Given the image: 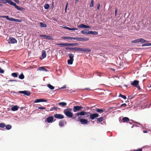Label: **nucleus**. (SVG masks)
<instances>
[{
    "label": "nucleus",
    "mask_w": 151,
    "mask_h": 151,
    "mask_svg": "<svg viewBox=\"0 0 151 151\" xmlns=\"http://www.w3.org/2000/svg\"><path fill=\"white\" fill-rule=\"evenodd\" d=\"M72 109L70 108H68L65 109L63 111V112L65 115L68 117L72 118L73 116V113L71 112Z\"/></svg>",
    "instance_id": "1"
},
{
    "label": "nucleus",
    "mask_w": 151,
    "mask_h": 151,
    "mask_svg": "<svg viewBox=\"0 0 151 151\" xmlns=\"http://www.w3.org/2000/svg\"><path fill=\"white\" fill-rule=\"evenodd\" d=\"M17 42V41L15 38L12 37H9L8 41L9 44H14Z\"/></svg>",
    "instance_id": "2"
},
{
    "label": "nucleus",
    "mask_w": 151,
    "mask_h": 151,
    "mask_svg": "<svg viewBox=\"0 0 151 151\" xmlns=\"http://www.w3.org/2000/svg\"><path fill=\"white\" fill-rule=\"evenodd\" d=\"M83 108V107L81 106H76L73 107V111L74 112H76L79 111Z\"/></svg>",
    "instance_id": "3"
},
{
    "label": "nucleus",
    "mask_w": 151,
    "mask_h": 151,
    "mask_svg": "<svg viewBox=\"0 0 151 151\" xmlns=\"http://www.w3.org/2000/svg\"><path fill=\"white\" fill-rule=\"evenodd\" d=\"M99 115L97 113L91 114L90 115V118L91 120H93L98 117Z\"/></svg>",
    "instance_id": "4"
},
{
    "label": "nucleus",
    "mask_w": 151,
    "mask_h": 151,
    "mask_svg": "<svg viewBox=\"0 0 151 151\" xmlns=\"http://www.w3.org/2000/svg\"><path fill=\"white\" fill-rule=\"evenodd\" d=\"M40 37H43L44 39L49 40H52L53 37L51 36H48L44 35H40Z\"/></svg>",
    "instance_id": "5"
},
{
    "label": "nucleus",
    "mask_w": 151,
    "mask_h": 151,
    "mask_svg": "<svg viewBox=\"0 0 151 151\" xmlns=\"http://www.w3.org/2000/svg\"><path fill=\"white\" fill-rule=\"evenodd\" d=\"M139 83V81L137 80H134L133 82L131 83V85L135 87H136L140 89V87L139 86H138Z\"/></svg>",
    "instance_id": "6"
},
{
    "label": "nucleus",
    "mask_w": 151,
    "mask_h": 151,
    "mask_svg": "<svg viewBox=\"0 0 151 151\" xmlns=\"http://www.w3.org/2000/svg\"><path fill=\"white\" fill-rule=\"evenodd\" d=\"M78 120H76V121H80L82 124H88V121L87 120H86L83 119H80L79 117L78 118Z\"/></svg>",
    "instance_id": "7"
},
{
    "label": "nucleus",
    "mask_w": 151,
    "mask_h": 151,
    "mask_svg": "<svg viewBox=\"0 0 151 151\" xmlns=\"http://www.w3.org/2000/svg\"><path fill=\"white\" fill-rule=\"evenodd\" d=\"M67 50H69L70 51L75 50V51H80V48L75 47H67L65 48Z\"/></svg>",
    "instance_id": "8"
},
{
    "label": "nucleus",
    "mask_w": 151,
    "mask_h": 151,
    "mask_svg": "<svg viewBox=\"0 0 151 151\" xmlns=\"http://www.w3.org/2000/svg\"><path fill=\"white\" fill-rule=\"evenodd\" d=\"M12 5L14 6L18 10H23L25 9L23 7H20L17 5L14 2H13Z\"/></svg>",
    "instance_id": "9"
},
{
    "label": "nucleus",
    "mask_w": 151,
    "mask_h": 151,
    "mask_svg": "<svg viewBox=\"0 0 151 151\" xmlns=\"http://www.w3.org/2000/svg\"><path fill=\"white\" fill-rule=\"evenodd\" d=\"M0 2L4 4L8 3L9 4L12 5L13 2L11 0H0Z\"/></svg>",
    "instance_id": "10"
},
{
    "label": "nucleus",
    "mask_w": 151,
    "mask_h": 151,
    "mask_svg": "<svg viewBox=\"0 0 151 151\" xmlns=\"http://www.w3.org/2000/svg\"><path fill=\"white\" fill-rule=\"evenodd\" d=\"M19 93H20L24 94V95L27 96H29L31 93L29 91H19Z\"/></svg>",
    "instance_id": "11"
},
{
    "label": "nucleus",
    "mask_w": 151,
    "mask_h": 151,
    "mask_svg": "<svg viewBox=\"0 0 151 151\" xmlns=\"http://www.w3.org/2000/svg\"><path fill=\"white\" fill-rule=\"evenodd\" d=\"M54 116L55 118L58 119H62L64 118L63 115L60 114H54Z\"/></svg>",
    "instance_id": "12"
},
{
    "label": "nucleus",
    "mask_w": 151,
    "mask_h": 151,
    "mask_svg": "<svg viewBox=\"0 0 151 151\" xmlns=\"http://www.w3.org/2000/svg\"><path fill=\"white\" fill-rule=\"evenodd\" d=\"M47 101L45 99H38L35 100L34 101V103H38L41 102H46Z\"/></svg>",
    "instance_id": "13"
},
{
    "label": "nucleus",
    "mask_w": 151,
    "mask_h": 151,
    "mask_svg": "<svg viewBox=\"0 0 151 151\" xmlns=\"http://www.w3.org/2000/svg\"><path fill=\"white\" fill-rule=\"evenodd\" d=\"M86 112L84 111H81L78 113L75 114V115L78 116L80 115L81 116L85 115Z\"/></svg>",
    "instance_id": "14"
},
{
    "label": "nucleus",
    "mask_w": 151,
    "mask_h": 151,
    "mask_svg": "<svg viewBox=\"0 0 151 151\" xmlns=\"http://www.w3.org/2000/svg\"><path fill=\"white\" fill-rule=\"evenodd\" d=\"M80 51L88 52H91V50L88 48H80Z\"/></svg>",
    "instance_id": "15"
},
{
    "label": "nucleus",
    "mask_w": 151,
    "mask_h": 151,
    "mask_svg": "<svg viewBox=\"0 0 151 151\" xmlns=\"http://www.w3.org/2000/svg\"><path fill=\"white\" fill-rule=\"evenodd\" d=\"M78 27L80 28H90L91 27L88 26H87L83 24H80L78 26Z\"/></svg>",
    "instance_id": "16"
},
{
    "label": "nucleus",
    "mask_w": 151,
    "mask_h": 151,
    "mask_svg": "<svg viewBox=\"0 0 151 151\" xmlns=\"http://www.w3.org/2000/svg\"><path fill=\"white\" fill-rule=\"evenodd\" d=\"M136 40L137 43L141 42L142 43H143L147 42L146 40L142 38H139L136 39Z\"/></svg>",
    "instance_id": "17"
},
{
    "label": "nucleus",
    "mask_w": 151,
    "mask_h": 151,
    "mask_svg": "<svg viewBox=\"0 0 151 151\" xmlns=\"http://www.w3.org/2000/svg\"><path fill=\"white\" fill-rule=\"evenodd\" d=\"M90 31H88L87 29H84L82 30L81 32L82 34H83L88 35L90 34Z\"/></svg>",
    "instance_id": "18"
},
{
    "label": "nucleus",
    "mask_w": 151,
    "mask_h": 151,
    "mask_svg": "<svg viewBox=\"0 0 151 151\" xmlns=\"http://www.w3.org/2000/svg\"><path fill=\"white\" fill-rule=\"evenodd\" d=\"M53 120V117L52 116H50L47 118V121L48 123L52 122Z\"/></svg>",
    "instance_id": "19"
},
{
    "label": "nucleus",
    "mask_w": 151,
    "mask_h": 151,
    "mask_svg": "<svg viewBox=\"0 0 151 151\" xmlns=\"http://www.w3.org/2000/svg\"><path fill=\"white\" fill-rule=\"evenodd\" d=\"M10 21L19 22H22V20L20 19H15L13 18H10Z\"/></svg>",
    "instance_id": "20"
},
{
    "label": "nucleus",
    "mask_w": 151,
    "mask_h": 151,
    "mask_svg": "<svg viewBox=\"0 0 151 151\" xmlns=\"http://www.w3.org/2000/svg\"><path fill=\"white\" fill-rule=\"evenodd\" d=\"M58 104L61 106L64 107L67 105V103L65 102H60Z\"/></svg>",
    "instance_id": "21"
},
{
    "label": "nucleus",
    "mask_w": 151,
    "mask_h": 151,
    "mask_svg": "<svg viewBox=\"0 0 151 151\" xmlns=\"http://www.w3.org/2000/svg\"><path fill=\"white\" fill-rule=\"evenodd\" d=\"M129 121V119L128 117H124L122 119V121L123 122H128Z\"/></svg>",
    "instance_id": "22"
},
{
    "label": "nucleus",
    "mask_w": 151,
    "mask_h": 151,
    "mask_svg": "<svg viewBox=\"0 0 151 151\" xmlns=\"http://www.w3.org/2000/svg\"><path fill=\"white\" fill-rule=\"evenodd\" d=\"M46 56V54L45 50H43L42 51V59L45 58Z\"/></svg>",
    "instance_id": "23"
},
{
    "label": "nucleus",
    "mask_w": 151,
    "mask_h": 151,
    "mask_svg": "<svg viewBox=\"0 0 151 151\" xmlns=\"http://www.w3.org/2000/svg\"><path fill=\"white\" fill-rule=\"evenodd\" d=\"M66 123V122L65 121H60L59 122V125L60 126L62 127Z\"/></svg>",
    "instance_id": "24"
},
{
    "label": "nucleus",
    "mask_w": 151,
    "mask_h": 151,
    "mask_svg": "<svg viewBox=\"0 0 151 151\" xmlns=\"http://www.w3.org/2000/svg\"><path fill=\"white\" fill-rule=\"evenodd\" d=\"M19 107L17 106L12 107L11 109V110L12 111H15L18 110Z\"/></svg>",
    "instance_id": "25"
},
{
    "label": "nucleus",
    "mask_w": 151,
    "mask_h": 151,
    "mask_svg": "<svg viewBox=\"0 0 151 151\" xmlns=\"http://www.w3.org/2000/svg\"><path fill=\"white\" fill-rule=\"evenodd\" d=\"M78 44L77 43H68V46H77L78 45Z\"/></svg>",
    "instance_id": "26"
},
{
    "label": "nucleus",
    "mask_w": 151,
    "mask_h": 151,
    "mask_svg": "<svg viewBox=\"0 0 151 151\" xmlns=\"http://www.w3.org/2000/svg\"><path fill=\"white\" fill-rule=\"evenodd\" d=\"M97 120L98 122L99 123H100L104 120V117L102 116L100 118H97Z\"/></svg>",
    "instance_id": "27"
},
{
    "label": "nucleus",
    "mask_w": 151,
    "mask_h": 151,
    "mask_svg": "<svg viewBox=\"0 0 151 151\" xmlns=\"http://www.w3.org/2000/svg\"><path fill=\"white\" fill-rule=\"evenodd\" d=\"M40 26L41 27H47L46 24L43 22H40Z\"/></svg>",
    "instance_id": "28"
},
{
    "label": "nucleus",
    "mask_w": 151,
    "mask_h": 151,
    "mask_svg": "<svg viewBox=\"0 0 151 151\" xmlns=\"http://www.w3.org/2000/svg\"><path fill=\"white\" fill-rule=\"evenodd\" d=\"M0 17L1 18H6V19L9 21H10V18L8 16H0Z\"/></svg>",
    "instance_id": "29"
},
{
    "label": "nucleus",
    "mask_w": 151,
    "mask_h": 151,
    "mask_svg": "<svg viewBox=\"0 0 151 151\" xmlns=\"http://www.w3.org/2000/svg\"><path fill=\"white\" fill-rule=\"evenodd\" d=\"M58 45H61L62 46H68V43H60L58 44Z\"/></svg>",
    "instance_id": "30"
},
{
    "label": "nucleus",
    "mask_w": 151,
    "mask_h": 151,
    "mask_svg": "<svg viewBox=\"0 0 151 151\" xmlns=\"http://www.w3.org/2000/svg\"><path fill=\"white\" fill-rule=\"evenodd\" d=\"M96 111L97 112H98L100 113H102L104 112V110L103 109H100L99 108H97L96 109Z\"/></svg>",
    "instance_id": "31"
},
{
    "label": "nucleus",
    "mask_w": 151,
    "mask_h": 151,
    "mask_svg": "<svg viewBox=\"0 0 151 151\" xmlns=\"http://www.w3.org/2000/svg\"><path fill=\"white\" fill-rule=\"evenodd\" d=\"M58 109H60L57 107L54 106L52 108H51L50 110H49L50 111H52L53 110H57Z\"/></svg>",
    "instance_id": "32"
},
{
    "label": "nucleus",
    "mask_w": 151,
    "mask_h": 151,
    "mask_svg": "<svg viewBox=\"0 0 151 151\" xmlns=\"http://www.w3.org/2000/svg\"><path fill=\"white\" fill-rule=\"evenodd\" d=\"M88 40L89 38L86 37L84 38L81 37V42L87 41Z\"/></svg>",
    "instance_id": "33"
},
{
    "label": "nucleus",
    "mask_w": 151,
    "mask_h": 151,
    "mask_svg": "<svg viewBox=\"0 0 151 151\" xmlns=\"http://www.w3.org/2000/svg\"><path fill=\"white\" fill-rule=\"evenodd\" d=\"M68 56L70 58V59L74 60V59H73L74 55H73V54H71V53H70L69 54Z\"/></svg>",
    "instance_id": "34"
},
{
    "label": "nucleus",
    "mask_w": 151,
    "mask_h": 151,
    "mask_svg": "<svg viewBox=\"0 0 151 151\" xmlns=\"http://www.w3.org/2000/svg\"><path fill=\"white\" fill-rule=\"evenodd\" d=\"M47 86L51 90L54 89V87L52 86L50 84H48L47 85Z\"/></svg>",
    "instance_id": "35"
},
{
    "label": "nucleus",
    "mask_w": 151,
    "mask_h": 151,
    "mask_svg": "<svg viewBox=\"0 0 151 151\" xmlns=\"http://www.w3.org/2000/svg\"><path fill=\"white\" fill-rule=\"evenodd\" d=\"M90 34H92L93 35H97L98 34V33L96 31H90Z\"/></svg>",
    "instance_id": "36"
},
{
    "label": "nucleus",
    "mask_w": 151,
    "mask_h": 151,
    "mask_svg": "<svg viewBox=\"0 0 151 151\" xmlns=\"http://www.w3.org/2000/svg\"><path fill=\"white\" fill-rule=\"evenodd\" d=\"M6 128L8 130H9L11 129L12 127V126L11 125L8 124L5 126Z\"/></svg>",
    "instance_id": "37"
},
{
    "label": "nucleus",
    "mask_w": 151,
    "mask_h": 151,
    "mask_svg": "<svg viewBox=\"0 0 151 151\" xmlns=\"http://www.w3.org/2000/svg\"><path fill=\"white\" fill-rule=\"evenodd\" d=\"M73 60H71V59H69L68 60V65H71L73 64Z\"/></svg>",
    "instance_id": "38"
},
{
    "label": "nucleus",
    "mask_w": 151,
    "mask_h": 151,
    "mask_svg": "<svg viewBox=\"0 0 151 151\" xmlns=\"http://www.w3.org/2000/svg\"><path fill=\"white\" fill-rule=\"evenodd\" d=\"M19 78L21 79H23L24 78V76L23 74L22 73L19 76Z\"/></svg>",
    "instance_id": "39"
},
{
    "label": "nucleus",
    "mask_w": 151,
    "mask_h": 151,
    "mask_svg": "<svg viewBox=\"0 0 151 151\" xmlns=\"http://www.w3.org/2000/svg\"><path fill=\"white\" fill-rule=\"evenodd\" d=\"M119 97H121L123 98L124 99H126L127 98L125 96L122 95L120 93L119 96Z\"/></svg>",
    "instance_id": "40"
},
{
    "label": "nucleus",
    "mask_w": 151,
    "mask_h": 151,
    "mask_svg": "<svg viewBox=\"0 0 151 151\" xmlns=\"http://www.w3.org/2000/svg\"><path fill=\"white\" fill-rule=\"evenodd\" d=\"M67 29H68L69 30H78V28H70V27H67Z\"/></svg>",
    "instance_id": "41"
},
{
    "label": "nucleus",
    "mask_w": 151,
    "mask_h": 151,
    "mask_svg": "<svg viewBox=\"0 0 151 151\" xmlns=\"http://www.w3.org/2000/svg\"><path fill=\"white\" fill-rule=\"evenodd\" d=\"M94 1L93 0H91V2L90 3V4L89 5L90 7H92L93 6L94 4H93Z\"/></svg>",
    "instance_id": "42"
},
{
    "label": "nucleus",
    "mask_w": 151,
    "mask_h": 151,
    "mask_svg": "<svg viewBox=\"0 0 151 151\" xmlns=\"http://www.w3.org/2000/svg\"><path fill=\"white\" fill-rule=\"evenodd\" d=\"M17 73H13L12 74V75L14 77H17L18 76Z\"/></svg>",
    "instance_id": "43"
},
{
    "label": "nucleus",
    "mask_w": 151,
    "mask_h": 151,
    "mask_svg": "<svg viewBox=\"0 0 151 151\" xmlns=\"http://www.w3.org/2000/svg\"><path fill=\"white\" fill-rule=\"evenodd\" d=\"M44 8L45 9H48L49 8V5L47 4H45L44 6Z\"/></svg>",
    "instance_id": "44"
},
{
    "label": "nucleus",
    "mask_w": 151,
    "mask_h": 151,
    "mask_svg": "<svg viewBox=\"0 0 151 151\" xmlns=\"http://www.w3.org/2000/svg\"><path fill=\"white\" fill-rule=\"evenodd\" d=\"M5 124L3 123H0V127L1 128H4L5 127Z\"/></svg>",
    "instance_id": "45"
},
{
    "label": "nucleus",
    "mask_w": 151,
    "mask_h": 151,
    "mask_svg": "<svg viewBox=\"0 0 151 151\" xmlns=\"http://www.w3.org/2000/svg\"><path fill=\"white\" fill-rule=\"evenodd\" d=\"M91 113L89 112H86V113L85 114V115H86V117H87L88 116H90V115H91Z\"/></svg>",
    "instance_id": "46"
},
{
    "label": "nucleus",
    "mask_w": 151,
    "mask_h": 151,
    "mask_svg": "<svg viewBox=\"0 0 151 151\" xmlns=\"http://www.w3.org/2000/svg\"><path fill=\"white\" fill-rule=\"evenodd\" d=\"M38 69L40 70H42V71H43V70H47L46 69H45V68H44L43 67H40L39 68H38Z\"/></svg>",
    "instance_id": "47"
},
{
    "label": "nucleus",
    "mask_w": 151,
    "mask_h": 151,
    "mask_svg": "<svg viewBox=\"0 0 151 151\" xmlns=\"http://www.w3.org/2000/svg\"><path fill=\"white\" fill-rule=\"evenodd\" d=\"M74 40H76L78 41H81V37H75Z\"/></svg>",
    "instance_id": "48"
},
{
    "label": "nucleus",
    "mask_w": 151,
    "mask_h": 151,
    "mask_svg": "<svg viewBox=\"0 0 151 151\" xmlns=\"http://www.w3.org/2000/svg\"><path fill=\"white\" fill-rule=\"evenodd\" d=\"M150 45H151V43L145 44H143L142 45V46H150Z\"/></svg>",
    "instance_id": "49"
},
{
    "label": "nucleus",
    "mask_w": 151,
    "mask_h": 151,
    "mask_svg": "<svg viewBox=\"0 0 151 151\" xmlns=\"http://www.w3.org/2000/svg\"><path fill=\"white\" fill-rule=\"evenodd\" d=\"M127 106L126 104L125 103H124L121 105L119 107V108H121L122 106L126 107Z\"/></svg>",
    "instance_id": "50"
},
{
    "label": "nucleus",
    "mask_w": 151,
    "mask_h": 151,
    "mask_svg": "<svg viewBox=\"0 0 151 151\" xmlns=\"http://www.w3.org/2000/svg\"><path fill=\"white\" fill-rule=\"evenodd\" d=\"M38 108L40 109H45V108L44 107H38Z\"/></svg>",
    "instance_id": "51"
},
{
    "label": "nucleus",
    "mask_w": 151,
    "mask_h": 151,
    "mask_svg": "<svg viewBox=\"0 0 151 151\" xmlns=\"http://www.w3.org/2000/svg\"><path fill=\"white\" fill-rule=\"evenodd\" d=\"M75 37H68V40H72V39L74 40Z\"/></svg>",
    "instance_id": "52"
},
{
    "label": "nucleus",
    "mask_w": 151,
    "mask_h": 151,
    "mask_svg": "<svg viewBox=\"0 0 151 151\" xmlns=\"http://www.w3.org/2000/svg\"><path fill=\"white\" fill-rule=\"evenodd\" d=\"M68 5V2H67L66 3V5L65 7V12H66L67 11V7Z\"/></svg>",
    "instance_id": "53"
},
{
    "label": "nucleus",
    "mask_w": 151,
    "mask_h": 151,
    "mask_svg": "<svg viewBox=\"0 0 151 151\" xmlns=\"http://www.w3.org/2000/svg\"><path fill=\"white\" fill-rule=\"evenodd\" d=\"M4 72V71L1 69V68H0V73H3Z\"/></svg>",
    "instance_id": "54"
},
{
    "label": "nucleus",
    "mask_w": 151,
    "mask_h": 151,
    "mask_svg": "<svg viewBox=\"0 0 151 151\" xmlns=\"http://www.w3.org/2000/svg\"><path fill=\"white\" fill-rule=\"evenodd\" d=\"M131 42H132V43H137V40H133V41H132Z\"/></svg>",
    "instance_id": "55"
},
{
    "label": "nucleus",
    "mask_w": 151,
    "mask_h": 151,
    "mask_svg": "<svg viewBox=\"0 0 151 151\" xmlns=\"http://www.w3.org/2000/svg\"><path fill=\"white\" fill-rule=\"evenodd\" d=\"M62 38L64 39H67L68 40V37H62Z\"/></svg>",
    "instance_id": "56"
},
{
    "label": "nucleus",
    "mask_w": 151,
    "mask_h": 151,
    "mask_svg": "<svg viewBox=\"0 0 151 151\" xmlns=\"http://www.w3.org/2000/svg\"><path fill=\"white\" fill-rule=\"evenodd\" d=\"M134 151H142V150L141 148H139L138 150H134Z\"/></svg>",
    "instance_id": "57"
},
{
    "label": "nucleus",
    "mask_w": 151,
    "mask_h": 151,
    "mask_svg": "<svg viewBox=\"0 0 151 151\" xmlns=\"http://www.w3.org/2000/svg\"><path fill=\"white\" fill-rule=\"evenodd\" d=\"M9 82H12V81H17L16 80H9Z\"/></svg>",
    "instance_id": "58"
},
{
    "label": "nucleus",
    "mask_w": 151,
    "mask_h": 151,
    "mask_svg": "<svg viewBox=\"0 0 151 151\" xmlns=\"http://www.w3.org/2000/svg\"><path fill=\"white\" fill-rule=\"evenodd\" d=\"M117 9L116 8V9L115 13V16H116L117 14Z\"/></svg>",
    "instance_id": "59"
},
{
    "label": "nucleus",
    "mask_w": 151,
    "mask_h": 151,
    "mask_svg": "<svg viewBox=\"0 0 151 151\" xmlns=\"http://www.w3.org/2000/svg\"><path fill=\"white\" fill-rule=\"evenodd\" d=\"M100 4H98V6L97 7V9L98 10L99 9V8L100 7Z\"/></svg>",
    "instance_id": "60"
},
{
    "label": "nucleus",
    "mask_w": 151,
    "mask_h": 151,
    "mask_svg": "<svg viewBox=\"0 0 151 151\" xmlns=\"http://www.w3.org/2000/svg\"><path fill=\"white\" fill-rule=\"evenodd\" d=\"M143 132L144 133H147V131L146 130H144L143 131Z\"/></svg>",
    "instance_id": "61"
},
{
    "label": "nucleus",
    "mask_w": 151,
    "mask_h": 151,
    "mask_svg": "<svg viewBox=\"0 0 151 151\" xmlns=\"http://www.w3.org/2000/svg\"><path fill=\"white\" fill-rule=\"evenodd\" d=\"M66 88V86H64L61 88H60L64 89V88Z\"/></svg>",
    "instance_id": "62"
},
{
    "label": "nucleus",
    "mask_w": 151,
    "mask_h": 151,
    "mask_svg": "<svg viewBox=\"0 0 151 151\" xmlns=\"http://www.w3.org/2000/svg\"><path fill=\"white\" fill-rule=\"evenodd\" d=\"M67 27H66V26H64V27H63V28L65 29H67Z\"/></svg>",
    "instance_id": "63"
},
{
    "label": "nucleus",
    "mask_w": 151,
    "mask_h": 151,
    "mask_svg": "<svg viewBox=\"0 0 151 151\" xmlns=\"http://www.w3.org/2000/svg\"><path fill=\"white\" fill-rule=\"evenodd\" d=\"M89 88H86L85 89V90H89Z\"/></svg>",
    "instance_id": "64"
}]
</instances>
